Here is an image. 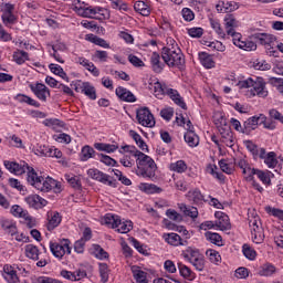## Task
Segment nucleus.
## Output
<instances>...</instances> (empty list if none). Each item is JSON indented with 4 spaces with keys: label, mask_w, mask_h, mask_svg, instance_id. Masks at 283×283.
<instances>
[{
    "label": "nucleus",
    "mask_w": 283,
    "mask_h": 283,
    "mask_svg": "<svg viewBox=\"0 0 283 283\" xmlns=\"http://www.w3.org/2000/svg\"><path fill=\"white\" fill-rule=\"evenodd\" d=\"M4 167L8 169V171L14 174L15 176H22V174H25L27 171V182L31 185V187H34V189L38 191L48 193V191H52L53 189L55 193H61V182L56 181L52 177L39 176L36 170L27 164L21 165L14 161L6 160Z\"/></svg>",
    "instance_id": "1"
},
{
    "label": "nucleus",
    "mask_w": 283,
    "mask_h": 283,
    "mask_svg": "<svg viewBox=\"0 0 283 283\" xmlns=\"http://www.w3.org/2000/svg\"><path fill=\"white\" fill-rule=\"evenodd\" d=\"M239 90H247L245 96L248 98H253L259 96V98H266L269 96V91L266 90V82L262 77H249L237 83Z\"/></svg>",
    "instance_id": "2"
},
{
    "label": "nucleus",
    "mask_w": 283,
    "mask_h": 283,
    "mask_svg": "<svg viewBox=\"0 0 283 283\" xmlns=\"http://www.w3.org/2000/svg\"><path fill=\"white\" fill-rule=\"evenodd\" d=\"M161 59L168 67H178L182 70L185 66V55L174 40H169L167 46L161 50Z\"/></svg>",
    "instance_id": "3"
},
{
    "label": "nucleus",
    "mask_w": 283,
    "mask_h": 283,
    "mask_svg": "<svg viewBox=\"0 0 283 283\" xmlns=\"http://www.w3.org/2000/svg\"><path fill=\"white\" fill-rule=\"evenodd\" d=\"M136 176H139V178H147L148 180H154L156 178V169L158 167L156 166V161L148 155H145L144 153L136 159Z\"/></svg>",
    "instance_id": "4"
},
{
    "label": "nucleus",
    "mask_w": 283,
    "mask_h": 283,
    "mask_svg": "<svg viewBox=\"0 0 283 283\" xmlns=\"http://www.w3.org/2000/svg\"><path fill=\"white\" fill-rule=\"evenodd\" d=\"M149 85L153 87L154 96H156V98L161 99L165 95L169 96V98H171L176 105L181 107V109H187L185 99H182V96H180V93H178L176 90L169 88L167 84H163L158 81L150 83Z\"/></svg>",
    "instance_id": "5"
},
{
    "label": "nucleus",
    "mask_w": 283,
    "mask_h": 283,
    "mask_svg": "<svg viewBox=\"0 0 283 283\" xmlns=\"http://www.w3.org/2000/svg\"><path fill=\"white\" fill-rule=\"evenodd\" d=\"M252 241L254 244H262L264 242V228L259 216L251 214L248 218Z\"/></svg>",
    "instance_id": "6"
},
{
    "label": "nucleus",
    "mask_w": 283,
    "mask_h": 283,
    "mask_svg": "<svg viewBox=\"0 0 283 283\" xmlns=\"http://www.w3.org/2000/svg\"><path fill=\"white\" fill-rule=\"evenodd\" d=\"M15 6L10 2H2L0 10L2 12L1 20L6 28H12L19 22V15L14 13Z\"/></svg>",
    "instance_id": "7"
},
{
    "label": "nucleus",
    "mask_w": 283,
    "mask_h": 283,
    "mask_svg": "<svg viewBox=\"0 0 283 283\" xmlns=\"http://www.w3.org/2000/svg\"><path fill=\"white\" fill-rule=\"evenodd\" d=\"M73 11L77 17H82L83 19H101L96 17V14H101L103 12V8L101 7H85V2L78 0L73 6Z\"/></svg>",
    "instance_id": "8"
},
{
    "label": "nucleus",
    "mask_w": 283,
    "mask_h": 283,
    "mask_svg": "<svg viewBox=\"0 0 283 283\" xmlns=\"http://www.w3.org/2000/svg\"><path fill=\"white\" fill-rule=\"evenodd\" d=\"M50 251L57 258V260H63L65 254L70 255L72 253V248L70 247V241L67 239H62L57 242H50Z\"/></svg>",
    "instance_id": "9"
},
{
    "label": "nucleus",
    "mask_w": 283,
    "mask_h": 283,
    "mask_svg": "<svg viewBox=\"0 0 283 283\" xmlns=\"http://www.w3.org/2000/svg\"><path fill=\"white\" fill-rule=\"evenodd\" d=\"M71 87L76 92H81L91 101H96V87L90 82H82L81 80L73 81Z\"/></svg>",
    "instance_id": "10"
},
{
    "label": "nucleus",
    "mask_w": 283,
    "mask_h": 283,
    "mask_svg": "<svg viewBox=\"0 0 283 283\" xmlns=\"http://www.w3.org/2000/svg\"><path fill=\"white\" fill-rule=\"evenodd\" d=\"M87 176L92 178L93 180H96L97 182H102V185H106L107 187H117V182L115 179L112 178V176L96 169L91 168L87 170Z\"/></svg>",
    "instance_id": "11"
},
{
    "label": "nucleus",
    "mask_w": 283,
    "mask_h": 283,
    "mask_svg": "<svg viewBox=\"0 0 283 283\" xmlns=\"http://www.w3.org/2000/svg\"><path fill=\"white\" fill-rule=\"evenodd\" d=\"M136 118L139 125H142L143 127L156 126V119L154 118V114H151V111H149V108L147 107L137 109Z\"/></svg>",
    "instance_id": "12"
},
{
    "label": "nucleus",
    "mask_w": 283,
    "mask_h": 283,
    "mask_svg": "<svg viewBox=\"0 0 283 283\" xmlns=\"http://www.w3.org/2000/svg\"><path fill=\"white\" fill-rule=\"evenodd\" d=\"M234 165L235 167H239V169H241L245 180L248 181L253 180V172L255 171V168L251 167V164H249V160L247 159V157L244 156L237 157L234 159Z\"/></svg>",
    "instance_id": "13"
},
{
    "label": "nucleus",
    "mask_w": 283,
    "mask_h": 283,
    "mask_svg": "<svg viewBox=\"0 0 283 283\" xmlns=\"http://www.w3.org/2000/svg\"><path fill=\"white\" fill-rule=\"evenodd\" d=\"M218 132L221 135L222 143L227 147H233L235 145V139H233V132H231V126L229 124L223 123L218 126Z\"/></svg>",
    "instance_id": "14"
},
{
    "label": "nucleus",
    "mask_w": 283,
    "mask_h": 283,
    "mask_svg": "<svg viewBox=\"0 0 283 283\" xmlns=\"http://www.w3.org/2000/svg\"><path fill=\"white\" fill-rule=\"evenodd\" d=\"M251 39L256 41L260 45H264V48H273L275 41H277V38L270 33H254Z\"/></svg>",
    "instance_id": "15"
},
{
    "label": "nucleus",
    "mask_w": 283,
    "mask_h": 283,
    "mask_svg": "<svg viewBox=\"0 0 283 283\" xmlns=\"http://www.w3.org/2000/svg\"><path fill=\"white\" fill-rule=\"evenodd\" d=\"M233 44L240 50H244L245 52H254L258 50V44L252 40H242V34H235L234 39H232Z\"/></svg>",
    "instance_id": "16"
},
{
    "label": "nucleus",
    "mask_w": 283,
    "mask_h": 283,
    "mask_svg": "<svg viewBox=\"0 0 283 283\" xmlns=\"http://www.w3.org/2000/svg\"><path fill=\"white\" fill-rule=\"evenodd\" d=\"M30 90L42 103H45L50 96V88L43 83L30 84Z\"/></svg>",
    "instance_id": "17"
},
{
    "label": "nucleus",
    "mask_w": 283,
    "mask_h": 283,
    "mask_svg": "<svg viewBox=\"0 0 283 283\" xmlns=\"http://www.w3.org/2000/svg\"><path fill=\"white\" fill-rule=\"evenodd\" d=\"M226 32L229 36H232V40L235 39V34H240L235 32V28L240 25V22L235 20L233 14H227L223 19Z\"/></svg>",
    "instance_id": "18"
},
{
    "label": "nucleus",
    "mask_w": 283,
    "mask_h": 283,
    "mask_svg": "<svg viewBox=\"0 0 283 283\" xmlns=\"http://www.w3.org/2000/svg\"><path fill=\"white\" fill-rule=\"evenodd\" d=\"M24 202L31 208V209H43L45 205H48V201L43 199L39 195H29L24 198Z\"/></svg>",
    "instance_id": "19"
},
{
    "label": "nucleus",
    "mask_w": 283,
    "mask_h": 283,
    "mask_svg": "<svg viewBox=\"0 0 283 283\" xmlns=\"http://www.w3.org/2000/svg\"><path fill=\"white\" fill-rule=\"evenodd\" d=\"M214 216L218 219L214 221L217 229H220V231H229V229H231L229 216L224 214L223 212H216Z\"/></svg>",
    "instance_id": "20"
},
{
    "label": "nucleus",
    "mask_w": 283,
    "mask_h": 283,
    "mask_svg": "<svg viewBox=\"0 0 283 283\" xmlns=\"http://www.w3.org/2000/svg\"><path fill=\"white\" fill-rule=\"evenodd\" d=\"M40 156H45L48 158H62L63 153L55 147L40 146L38 149Z\"/></svg>",
    "instance_id": "21"
},
{
    "label": "nucleus",
    "mask_w": 283,
    "mask_h": 283,
    "mask_svg": "<svg viewBox=\"0 0 283 283\" xmlns=\"http://www.w3.org/2000/svg\"><path fill=\"white\" fill-rule=\"evenodd\" d=\"M238 2H224L222 0H219L218 3L216 4V10L218 12H221L223 14H227L229 12H234V10H238Z\"/></svg>",
    "instance_id": "22"
},
{
    "label": "nucleus",
    "mask_w": 283,
    "mask_h": 283,
    "mask_svg": "<svg viewBox=\"0 0 283 283\" xmlns=\"http://www.w3.org/2000/svg\"><path fill=\"white\" fill-rule=\"evenodd\" d=\"M115 94L120 98V101H125V103H136V96L134 93L123 86L117 87Z\"/></svg>",
    "instance_id": "23"
},
{
    "label": "nucleus",
    "mask_w": 283,
    "mask_h": 283,
    "mask_svg": "<svg viewBox=\"0 0 283 283\" xmlns=\"http://www.w3.org/2000/svg\"><path fill=\"white\" fill-rule=\"evenodd\" d=\"M165 240L171 247H187V240H184L178 233H168L166 234Z\"/></svg>",
    "instance_id": "24"
},
{
    "label": "nucleus",
    "mask_w": 283,
    "mask_h": 283,
    "mask_svg": "<svg viewBox=\"0 0 283 283\" xmlns=\"http://www.w3.org/2000/svg\"><path fill=\"white\" fill-rule=\"evenodd\" d=\"M48 231H54L59 224H61V214L59 212H48Z\"/></svg>",
    "instance_id": "25"
},
{
    "label": "nucleus",
    "mask_w": 283,
    "mask_h": 283,
    "mask_svg": "<svg viewBox=\"0 0 283 283\" xmlns=\"http://www.w3.org/2000/svg\"><path fill=\"white\" fill-rule=\"evenodd\" d=\"M133 277L137 283H149L147 280V272L143 271L138 265H133L130 268Z\"/></svg>",
    "instance_id": "26"
},
{
    "label": "nucleus",
    "mask_w": 283,
    "mask_h": 283,
    "mask_svg": "<svg viewBox=\"0 0 283 283\" xmlns=\"http://www.w3.org/2000/svg\"><path fill=\"white\" fill-rule=\"evenodd\" d=\"M77 63L80 65H82V67H85V70L91 72V74H93V76L101 75V71L98 70V67H96V65H94V63L90 62V60H87L85 57H78Z\"/></svg>",
    "instance_id": "27"
},
{
    "label": "nucleus",
    "mask_w": 283,
    "mask_h": 283,
    "mask_svg": "<svg viewBox=\"0 0 283 283\" xmlns=\"http://www.w3.org/2000/svg\"><path fill=\"white\" fill-rule=\"evenodd\" d=\"M3 277L9 283H17L19 282V276L17 275V271L12 265H4L3 266Z\"/></svg>",
    "instance_id": "28"
},
{
    "label": "nucleus",
    "mask_w": 283,
    "mask_h": 283,
    "mask_svg": "<svg viewBox=\"0 0 283 283\" xmlns=\"http://www.w3.org/2000/svg\"><path fill=\"white\" fill-rule=\"evenodd\" d=\"M258 125H260V115L248 118L243 123V127H244L243 134H250V132L258 129Z\"/></svg>",
    "instance_id": "29"
},
{
    "label": "nucleus",
    "mask_w": 283,
    "mask_h": 283,
    "mask_svg": "<svg viewBox=\"0 0 283 283\" xmlns=\"http://www.w3.org/2000/svg\"><path fill=\"white\" fill-rule=\"evenodd\" d=\"M275 273H277V268H275L273 263H265L259 269V275L262 277H271L272 275H275Z\"/></svg>",
    "instance_id": "30"
},
{
    "label": "nucleus",
    "mask_w": 283,
    "mask_h": 283,
    "mask_svg": "<svg viewBox=\"0 0 283 283\" xmlns=\"http://www.w3.org/2000/svg\"><path fill=\"white\" fill-rule=\"evenodd\" d=\"M253 176H256L259 180L263 182V185H271V178H273V172L254 168Z\"/></svg>",
    "instance_id": "31"
},
{
    "label": "nucleus",
    "mask_w": 283,
    "mask_h": 283,
    "mask_svg": "<svg viewBox=\"0 0 283 283\" xmlns=\"http://www.w3.org/2000/svg\"><path fill=\"white\" fill-rule=\"evenodd\" d=\"M199 61L203 67L207 70H211V67H216V62L213 61V56L209 55V53L201 52L199 53Z\"/></svg>",
    "instance_id": "32"
},
{
    "label": "nucleus",
    "mask_w": 283,
    "mask_h": 283,
    "mask_svg": "<svg viewBox=\"0 0 283 283\" xmlns=\"http://www.w3.org/2000/svg\"><path fill=\"white\" fill-rule=\"evenodd\" d=\"M118 222H120V217L117 214L107 213L103 219V224L111 227V229H118Z\"/></svg>",
    "instance_id": "33"
},
{
    "label": "nucleus",
    "mask_w": 283,
    "mask_h": 283,
    "mask_svg": "<svg viewBox=\"0 0 283 283\" xmlns=\"http://www.w3.org/2000/svg\"><path fill=\"white\" fill-rule=\"evenodd\" d=\"M0 224H1V229H3L6 233H8L9 235H15L17 224H14V222H12L9 219H1Z\"/></svg>",
    "instance_id": "34"
},
{
    "label": "nucleus",
    "mask_w": 283,
    "mask_h": 283,
    "mask_svg": "<svg viewBox=\"0 0 283 283\" xmlns=\"http://www.w3.org/2000/svg\"><path fill=\"white\" fill-rule=\"evenodd\" d=\"M150 63L156 74H160V72H163L165 64L160 63V54H158L157 52H154L150 56Z\"/></svg>",
    "instance_id": "35"
},
{
    "label": "nucleus",
    "mask_w": 283,
    "mask_h": 283,
    "mask_svg": "<svg viewBox=\"0 0 283 283\" xmlns=\"http://www.w3.org/2000/svg\"><path fill=\"white\" fill-rule=\"evenodd\" d=\"M184 138L189 147H198L200 145V137L193 130L187 132Z\"/></svg>",
    "instance_id": "36"
},
{
    "label": "nucleus",
    "mask_w": 283,
    "mask_h": 283,
    "mask_svg": "<svg viewBox=\"0 0 283 283\" xmlns=\"http://www.w3.org/2000/svg\"><path fill=\"white\" fill-rule=\"evenodd\" d=\"M179 209L180 211H182L185 216H187L188 218H191L192 220H196V218H198V208L193 206H187L185 203H181L179 206Z\"/></svg>",
    "instance_id": "37"
},
{
    "label": "nucleus",
    "mask_w": 283,
    "mask_h": 283,
    "mask_svg": "<svg viewBox=\"0 0 283 283\" xmlns=\"http://www.w3.org/2000/svg\"><path fill=\"white\" fill-rule=\"evenodd\" d=\"M90 158H96V150H94L90 145L83 146L81 150L82 163H87Z\"/></svg>",
    "instance_id": "38"
},
{
    "label": "nucleus",
    "mask_w": 283,
    "mask_h": 283,
    "mask_svg": "<svg viewBox=\"0 0 283 283\" xmlns=\"http://www.w3.org/2000/svg\"><path fill=\"white\" fill-rule=\"evenodd\" d=\"M134 10L142 14V17H149V14H151L149 6L145 3V1H136L134 4Z\"/></svg>",
    "instance_id": "39"
},
{
    "label": "nucleus",
    "mask_w": 283,
    "mask_h": 283,
    "mask_svg": "<svg viewBox=\"0 0 283 283\" xmlns=\"http://www.w3.org/2000/svg\"><path fill=\"white\" fill-rule=\"evenodd\" d=\"M200 254H201L200 250L196 249L193 247H188L185 250H182V252H181L182 258H185L187 260V262H190V260L196 259Z\"/></svg>",
    "instance_id": "40"
},
{
    "label": "nucleus",
    "mask_w": 283,
    "mask_h": 283,
    "mask_svg": "<svg viewBox=\"0 0 283 283\" xmlns=\"http://www.w3.org/2000/svg\"><path fill=\"white\" fill-rule=\"evenodd\" d=\"M49 70H51V72L56 76L63 78V81H66V83H70V77L67 76V73L63 71V67H61V65L52 63L49 65Z\"/></svg>",
    "instance_id": "41"
},
{
    "label": "nucleus",
    "mask_w": 283,
    "mask_h": 283,
    "mask_svg": "<svg viewBox=\"0 0 283 283\" xmlns=\"http://www.w3.org/2000/svg\"><path fill=\"white\" fill-rule=\"evenodd\" d=\"M15 101H18V103H27V105H31V107H41V103L24 94H18Z\"/></svg>",
    "instance_id": "42"
},
{
    "label": "nucleus",
    "mask_w": 283,
    "mask_h": 283,
    "mask_svg": "<svg viewBox=\"0 0 283 283\" xmlns=\"http://www.w3.org/2000/svg\"><path fill=\"white\" fill-rule=\"evenodd\" d=\"M13 61L17 65H23V63L30 61V55L25 51L18 50L13 52Z\"/></svg>",
    "instance_id": "43"
},
{
    "label": "nucleus",
    "mask_w": 283,
    "mask_h": 283,
    "mask_svg": "<svg viewBox=\"0 0 283 283\" xmlns=\"http://www.w3.org/2000/svg\"><path fill=\"white\" fill-rule=\"evenodd\" d=\"M117 232L118 233H129V231H132V229H134V223L129 220H120L119 218V222H117Z\"/></svg>",
    "instance_id": "44"
},
{
    "label": "nucleus",
    "mask_w": 283,
    "mask_h": 283,
    "mask_svg": "<svg viewBox=\"0 0 283 283\" xmlns=\"http://www.w3.org/2000/svg\"><path fill=\"white\" fill-rule=\"evenodd\" d=\"M169 169L176 174H185L187 171V163L185 160H177L169 165Z\"/></svg>",
    "instance_id": "45"
},
{
    "label": "nucleus",
    "mask_w": 283,
    "mask_h": 283,
    "mask_svg": "<svg viewBox=\"0 0 283 283\" xmlns=\"http://www.w3.org/2000/svg\"><path fill=\"white\" fill-rule=\"evenodd\" d=\"M120 149L122 150H119V154H129L128 156H133V158L138 159V157L143 155V151L136 149V147L132 145L122 146Z\"/></svg>",
    "instance_id": "46"
},
{
    "label": "nucleus",
    "mask_w": 283,
    "mask_h": 283,
    "mask_svg": "<svg viewBox=\"0 0 283 283\" xmlns=\"http://www.w3.org/2000/svg\"><path fill=\"white\" fill-rule=\"evenodd\" d=\"M206 240L208 242H211V244H216L217 247H222V237L219 233L216 232H206L205 233Z\"/></svg>",
    "instance_id": "47"
},
{
    "label": "nucleus",
    "mask_w": 283,
    "mask_h": 283,
    "mask_svg": "<svg viewBox=\"0 0 283 283\" xmlns=\"http://www.w3.org/2000/svg\"><path fill=\"white\" fill-rule=\"evenodd\" d=\"M92 255H95L98 260H105L108 258L107 252L98 244H93L91 248Z\"/></svg>",
    "instance_id": "48"
},
{
    "label": "nucleus",
    "mask_w": 283,
    "mask_h": 283,
    "mask_svg": "<svg viewBox=\"0 0 283 283\" xmlns=\"http://www.w3.org/2000/svg\"><path fill=\"white\" fill-rule=\"evenodd\" d=\"M25 255L30 260H39V248L34 244H27L24 247Z\"/></svg>",
    "instance_id": "49"
},
{
    "label": "nucleus",
    "mask_w": 283,
    "mask_h": 283,
    "mask_svg": "<svg viewBox=\"0 0 283 283\" xmlns=\"http://www.w3.org/2000/svg\"><path fill=\"white\" fill-rule=\"evenodd\" d=\"M178 269L181 277H185V280H193V271H191L189 266L185 265V263H178Z\"/></svg>",
    "instance_id": "50"
},
{
    "label": "nucleus",
    "mask_w": 283,
    "mask_h": 283,
    "mask_svg": "<svg viewBox=\"0 0 283 283\" xmlns=\"http://www.w3.org/2000/svg\"><path fill=\"white\" fill-rule=\"evenodd\" d=\"M263 160H264V165H266L269 169H275L277 167V155H275L274 151L268 153L265 159Z\"/></svg>",
    "instance_id": "51"
},
{
    "label": "nucleus",
    "mask_w": 283,
    "mask_h": 283,
    "mask_svg": "<svg viewBox=\"0 0 283 283\" xmlns=\"http://www.w3.org/2000/svg\"><path fill=\"white\" fill-rule=\"evenodd\" d=\"M140 189L145 193H163V188H160L154 184H142Z\"/></svg>",
    "instance_id": "52"
},
{
    "label": "nucleus",
    "mask_w": 283,
    "mask_h": 283,
    "mask_svg": "<svg viewBox=\"0 0 283 283\" xmlns=\"http://www.w3.org/2000/svg\"><path fill=\"white\" fill-rule=\"evenodd\" d=\"M210 25L212 30H214L216 34H218V36H221V39H224V36H227V33L224 32V29H222L220 21L216 19H210Z\"/></svg>",
    "instance_id": "53"
},
{
    "label": "nucleus",
    "mask_w": 283,
    "mask_h": 283,
    "mask_svg": "<svg viewBox=\"0 0 283 283\" xmlns=\"http://www.w3.org/2000/svg\"><path fill=\"white\" fill-rule=\"evenodd\" d=\"M207 258L212 262V264H220L222 262V256H220V252L216 250H207L206 251Z\"/></svg>",
    "instance_id": "54"
},
{
    "label": "nucleus",
    "mask_w": 283,
    "mask_h": 283,
    "mask_svg": "<svg viewBox=\"0 0 283 283\" xmlns=\"http://www.w3.org/2000/svg\"><path fill=\"white\" fill-rule=\"evenodd\" d=\"M66 182L73 187V189H80L81 188V178L78 176L69 174L64 176Z\"/></svg>",
    "instance_id": "55"
},
{
    "label": "nucleus",
    "mask_w": 283,
    "mask_h": 283,
    "mask_svg": "<svg viewBox=\"0 0 283 283\" xmlns=\"http://www.w3.org/2000/svg\"><path fill=\"white\" fill-rule=\"evenodd\" d=\"M260 125H263L264 129L273 130L276 127V123L273 119H269L264 114H260Z\"/></svg>",
    "instance_id": "56"
},
{
    "label": "nucleus",
    "mask_w": 283,
    "mask_h": 283,
    "mask_svg": "<svg viewBox=\"0 0 283 283\" xmlns=\"http://www.w3.org/2000/svg\"><path fill=\"white\" fill-rule=\"evenodd\" d=\"M197 271H205V256L199 254L197 258L189 261Z\"/></svg>",
    "instance_id": "57"
},
{
    "label": "nucleus",
    "mask_w": 283,
    "mask_h": 283,
    "mask_svg": "<svg viewBox=\"0 0 283 283\" xmlns=\"http://www.w3.org/2000/svg\"><path fill=\"white\" fill-rule=\"evenodd\" d=\"M10 213L14 216V218H22L24 219L28 216V210L21 208L19 205H14L11 207Z\"/></svg>",
    "instance_id": "58"
},
{
    "label": "nucleus",
    "mask_w": 283,
    "mask_h": 283,
    "mask_svg": "<svg viewBox=\"0 0 283 283\" xmlns=\"http://www.w3.org/2000/svg\"><path fill=\"white\" fill-rule=\"evenodd\" d=\"M99 275L104 283L109 280V268L107 266V263H99Z\"/></svg>",
    "instance_id": "59"
},
{
    "label": "nucleus",
    "mask_w": 283,
    "mask_h": 283,
    "mask_svg": "<svg viewBox=\"0 0 283 283\" xmlns=\"http://www.w3.org/2000/svg\"><path fill=\"white\" fill-rule=\"evenodd\" d=\"M254 70H260L261 72H265L266 70H271V64L266 63L264 60H255L253 62Z\"/></svg>",
    "instance_id": "60"
},
{
    "label": "nucleus",
    "mask_w": 283,
    "mask_h": 283,
    "mask_svg": "<svg viewBox=\"0 0 283 283\" xmlns=\"http://www.w3.org/2000/svg\"><path fill=\"white\" fill-rule=\"evenodd\" d=\"M108 56H109V54L107 53V51L97 50V51H95V53L93 55V61L97 60L101 63H107Z\"/></svg>",
    "instance_id": "61"
},
{
    "label": "nucleus",
    "mask_w": 283,
    "mask_h": 283,
    "mask_svg": "<svg viewBox=\"0 0 283 283\" xmlns=\"http://www.w3.org/2000/svg\"><path fill=\"white\" fill-rule=\"evenodd\" d=\"M243 255L248 259V260H254L258 256V253L255 252V250H253L252 248L249 247V244H243Z\"/></svg>",
    "instance_id": "62"
},
{
    "label": "nucleus",
    "mask_w": 283,
    "mask_h": 283,
    "mask_svg": "<svg viewBox=\"0 0 283 283\" xmlns=\"http://www.w3.org/2000/svg\"><path fill=\"white\" fill-rule=\"evenodd\" d=\"M91 43L99 45V48H104L105 50H109V43H107L105 39L98 38L96 35H92Z\"/></svg>",
    "instance_id": "63"
},
{
    "label": "nucleus",
    "mask_w": 283,
    "mask_h": 283,
    "mask_svg": "<svg viewBox=\"0 0 283 283\" xmlns=\"http://www.w3.org/2000/svg\"><path fill=\"white\" fill-rule=\"evenodd\" d=\"M133 156L132 155H124L120 159H119V163L120 165H123V167H134L135 165V161H134V158H132Z\"/></svg>",
    "instance_id": "64"
}]
</instances>
